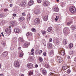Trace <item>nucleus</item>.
Masks as SVG:
<instances>
[{"label":"nucleus","instance_id":"10","mask_svg":"<svg viewBox=\"0 0 76 76\" xmlns=\"http://www.w3.org/2000/svg\"><path fill=\"white\" fill-rule=\"evenodd\" d=\"M20 5H21V6L25 7V6H26V2L25 1H23L21 2L20 4Z\"/></svg>","mask_w":76,"mask_h":76},{"label":"nucleus","instance_id":"57","mask_svg":"<svg viewBox=\"0 0 76 76\" xmlns=\"http://www.w3.org/2000/svg\"><path fill=\"white\" fill-rule=\"evenodd\" d=\"M34 49L32 48V50H31V52H34Z\"/></svg>","mask_w":76,"mask_h":76},{"label":"nucleus","instance_id":"58","mask_svg":"<svg viewBox=\"0 0 76 76\" xmlns=\"http://www.w3.org/2000/svg\"><path fill=\"white\" fill-rule=\"evenodd\" d=\"M12 16H14L15 17V16H16V14H12Z\"/></svg>","mask_w":76,"mask_h":76},{"label":"nucleus","instance_id":"25","mask_svg":"<svg viewBox=\"0 0 76 76\" xmlns=\"http://www.w3.org/2000/svg\"><path fill=\"white\" fill-rule=\"evenodd\" d=\"M26 35L27 36H32V33L29 32H28V33H27V34H26Z\"/></svg>","mask_w":76,"mask_h":76},{"label":"nucleus","instance_id":"3","mask_svg":"<svg viewBox=\"0 0 76 76\" xmlns=\"http://www.w3.org/2000/svg\"><path fill=\"white\" fill-rule=\"evenodd\" d=\"M64 34H66L67 35H68V34H69V29L68 28H66V29H64Z\"/></svg>","mask_w":76,"mask_h":76},{"label":"nucleus","instance_id":"41","mask_svg":"<svg viewBox=\"0 0 76 76\" xmlns=\"http://www.w3.org/2000/svg\"><path fill=\"white\" fill-rule=\"evenodd\" d=\"M4 15L3 14H0V18H2V17H4Z\"/></svg>","mask_w":76,"mask_h":76},{"label":"nucleus","instance_id":"45","mask_svg":"<svg viewBox=\"0 0 76 76\" xmlns=\"http://www.w3.org/2000/svg\"><path fill=\"white\" fill-rule=\"evenodd\" d=\"M43 44L44 45V46H46V42L45 40H44V42H43Z\"/></svg>","mask_w":76,"mask_h":76},{"label":"nucleus","instance_id":"11","mask_svg":"<svg viewBox=\"0 0 76 76\" xmlns=\"http://www.w3.org/2000/svg\"><path fill=\"white\" fill-rule=\"evenodd\" d=\"M27 67L29 69H31L33 67V64L31 63H29L27 64Z\"/></svg>","mask_w":76,"mask_h":76},{"label":"nucleus","instance_id":"38","mask_svg":"<svg viewBox=\"0 0 76 76\" xmlns=\"http://www.w3.org/2000/svg\"><path fill=\"white\" fill-rule=\"evenodd\" d=\"M28 59H29L30 60H33V58L32 56H29Z\"/></svg>","mask_w":76,"mask_h":76},{"label":"nucleus","instance_id":"52","mask_svg":"<svg viewBox=\"0 0 76 76\" xmlns=\"http://www.w3.org/2000/svg\"><path fill=\"white\" fill-rule=\"evenodd\" d=\"M61 6H64V2L61 3Z\"/></svg>","mask_w":76,"mask_h":76},{"label":"nucleus","instance_id":"23","mask_svg":"<svg viewBox=\"0 0 76 76\" xmlns=\"http://www.w3.org/2000/svg\"><path fill=\"white\" fill-rule=\"evenodd\" d=\"M51 47H52V45H51V43H48V47L49 48H51Z\"/></svg>","mask_w":76,"mask_h":76},{"label":"nucleus","instance_id":"54","mask_svg":"<svg viewBox=\"0 0 76 76\" xmlns=\"http://www.w3.org/2000/svg\"><path fill=\"white\" fill-rule=\"evenodd\" d=\"M49 42H52L53 40L52 38H50L49 40Z\"/></svg>","mask_w":76,"mask_h":76},{"label":"nucleus","instance_id":"15","mask_svg":"<svg viewBox=\"0 0 76 76\" xmlns=\"http://www.w3.org/2000/svg\"><path fill=\"white\" fill-rule=\"evenodd\" d=\"M43 4L45 6H47L48 5V2L47 1H44Z\"/></svg>","mask_w":76,"mask_h":76},{"label":"nucleus","instance_id":"9","mask_svg":"<svg viewBox=\"0 0 76 76\" xmlns=\"http://www.w3.org/2000/svg\"><path fill=\"white\" fill-rule=\"evenodd\" d=\"M57 60L59 63H61L63 61L62 58L58 56L57 57Z\"/></svg>","mask_w":76,"mask_h":76},{"label":"nucleus","instance_id":"19","mask_svg":"<svg viewBox=\"0 0 76 76\" xmlns=\"http://www.w3.org/2000/svg\"><path fill=\"white\" fill-rule=\"evenodd\" d=\"M34 4V1L33 0H31L28 3L29 6H32Z\"/></svg>","mask_w":76,"mask_h":76},{"label":"nucleus","instance_id":"26","mask_svg":"<svg viewBox=\"0 0 76 76\" xmlns=\"http://www.w3.org/2000/svg\"><path fill=\"white\" fill-rule=\"evenodd\" d=\"M12 40L14 42H17V38L16 37H14L12 39Z\"/></svg>","mask_w":76,"mask_h":76},{"label":"nucleus","instance_id":"42","mask_svg":"<svg viewBox=\"0 0 76 76\" xmlns=\"http://www.w3.org/2000/svg\"><path fill=\"white\" fill-rule=\"evenodd\" d=\"M70 69H68V70H67V73H68V74L70 73Z\"/></svg>","mask_w":76,"mask_h":76},{"label":"nucleus","instance_id":"50","mask_svg":"<svg viewBox=\"0 0 76 76\" xmlns=\"http://www.w3.org/2000/svg\"><path fill=\"white\" fill-rule=\"evenodd\" d=\"M33 72H30L29 73V75H33Z\"/></svg>","mask_w":76,"mask_h":76},{"label":"nucleus","instance_id":"33","mask_svg":"<svg viewBox=\"0 0 76 76\" xmlns=\"http://www.w3.org/2000/svg\"><path fill=\"white\" fill-rule=\"evenodd\" d=\"M54 10L55 12H58L59 11V9H58V7H56L54 9Z\"/></svg>","mask_w":76,"mask_h":76},{"label":"nucleus","instance_id":"1","mask_svg":"<svg viewBox=\"0 0 76 76\" xmlns=\"http://www.w3.org/2000/svg\"><path fill=\"white\" fill-rule=\"evenodd\" d=\"M69 11L72 13H74L76 12V9L73 6H71L69 8Z\"/></svg>","mask_w":76,"mask_h":76},{"label":"nucleus","instance_id":"37","mask_svg":"<svg viewBox=\"0 0 76 76\" xmlns=\"http://www.w3.org/2000/svg\"><path fill=\"white\" fill-rule=\"evenodd\" d=\"M31 31L33 32H36V30H35V29L34 28H32Z\"/></svg>","mask_w":76,"mask_h":76},{"label":"nucleus","instance_id":"36","mask_svg":"<svg viewBox=\"0 0 76 76\" xmlns=\"http://www.w3.org/2000/svg\"><path fill=\"white\" fill-rule=\"evenodd\" d=\"M58 19H59V17L56 16V18H55V20L57 21L58 20Z\"/></svg>","mask_w":76,"mask_h":76},{"label":"nucleus","instance_id":"43","mask_svg":"<svg viewBox=\"0 0 76 76\" xmlns=\"http://www.w3.org/2000/svg\"><path fill=\"white\" fill-rule=\"evenodd\" d=\"M73 53V51H70L69 52V54L70 55H72Z\"/></svg>","mask_w":76,"mask_h":76},{"label":"nucleus","instance_id":"14","mask_svg":"<svg viewBox=\"0 0 76 76\" xmlns=\"http://www.w3.org/2000/svg\"><path fill=\"white\" fill-rule=\"evenodd\" d=\"M34 13L36 15L40 13V10H35L34 11Z\"/></svg>","mask_w":76,"mask_h":76},{"label":"nucleus","instance_id":"20","mask_svg":"<svg viewBox=\"0 0 76 76\" xmlns=\"http://www.w3.org/2000/svg\"><path fill=\"white\" fill-rule=\"evenodd\" d=\"M23 20H25V17H20L19 19V20L20 22H22Z\"/></svg>","mask_w":76,"mask_h":76},{"label":"nucleus","instance_id":"53","mask_svg":"<svg viewBox=\"0 0 76 76\" xmlns=\"http://www.w3.org/2000/svg\"><path fill=\"white\" fill-rule=\"evenodd\" d=\"M72 23V22H68L67 23V25H70V23Z\"/></svg>","mask_w":76,"mask_h":76},{"label":"nucleus","instance_id":"63","mask_svg":"<svg viewBox=\"0 0 76 76\" xmlns=\"http://www.w3.org/2000/svg\"><path fill=\"white\" fill-rule=\"evenodd\" d=\"M74 61H76V57L74 58Z\"/></svg>","mask_w":76,"mask_h":76},{"label":"nucleus","instance_id":"30","mask_svg":"<svg viewBox=\"0 0 76 76\" xmlns=\"http://www.w3.org/2000/svg\"><path fill=\"white\" fill-rule=\"evenodd\" d=\"M18 40L19 41H20V42H23L24 40H23V38L20 37L18 39Z\"/></svg>","mask_w":76,"mask_h":76},{"label":"nucleus","instance_id":"32","mask_svg":"<svg viewBox=\"0 0 76 76\" xmlns=\"http://www.w3.org/2000/svg\"><path fill=\"white\" fill-rule=\"evenodd\" d=\"M69 47V48H72L73 47V45L72 44V43H70L68 46Z\"/></svg>","mask_w":76,"mask_h":76},{"label":"nucleus","instance_id":"24","mask_svg":"<svg viewBox=\"0 0 76 76\" xmlns=\"http://www.w3.org/2000/svg\"><path fill=\"white\" fill-rule=\"evenodd\" d=\"M38 58L39 61H40V63H42L43 61V59L41 57H39Z\"/></svg>","mask_w":76,"mask_h":76},{"label":"nucleus","instance_id":"17","mask_svg":"<svg viewBox=\"0 0 76 76\" xmlns=\"http://www.w3.org/2000/svg\"><path fill=\"white\" fill-rule=\"evenodd\" d=\"M44 66L46 68H48L49 67V64L47 62H45V63Z\"/></svg>","mask_w":76,"mask_h":76},{"label":"nucleus","instance_id":"62","mask_svg":"<svg viewBox=\"0 0 76 76\" xmlns=\"http://www.w3.org/2000/svg\"><path fill=\"white\" fill-rule=\"evenodd\" d=\"M1 34L2 35V37H4V35L3 34V32L1 33Z\"/></svg>","mask_w":76,"mask_h":76},{"label":"nucleus","instance_id":"56","mask_svg":"<svg viewBox=\"0 0 76 76\" xmlns=\"http://www.w3.org/2000/svg\"><path fill=\"white\" fill-rule=\"evenodd\" d=\"M47 54V53H46V52H45L43 53V55L44 56H45Z\"/></svg>","mask_w":76,"mask_h":76},{"label":"nucleus","instance_id":"61","mask_svg":"<svg viewBox=\"0 0 76 76\" xmlns=\"http://www.w3.org/2000/svg\"><path fill=\"white\" fill-rule=\"evenodd\" d=\"M8 10L7 9H4V11L5 12H6V11H7Z\"/></svg>","mask_w":76,"mask_h":76},{"label":"nucleus","instance_id":"60","mask_svg":"<svg viewBox=\"0 0 76 76\" xmlns=\"http://www.w3.org/2000/svg\"><path fill=\"white\" fill-rule=\"evenodd\" d=\"M35 67H36V68L38 67V64H36L35 65Z\"/></svg>","mask_w":76,"mask_h":76},{"label":"nucleus","instance_id":"35","mask_svg":"<svg viewBox=\"0 0 76 76\" xmlns=\"http://www.w3.org/2000/svg\"><path fill=\"white\" fill-rule=\"evenodd\" d=\"M71 29L74 30L76 29V27L75 26H72L71 27Z\"/></svg>","mask_w":76,"mask_h":76},{"label":"nucleus","instance_id":"21","mask_svg":"<svg viewBox=\"0 0 76 76\" xmlns=\"http://www.w3.org/2000/svg\"><path fill=\"white\" fill-rule=\"evenodd\" d=\"M7 54H8V53H7V52H4L2 53L3 57H6V56L7 55Z\"/></svg>","mask_w":76,"mask_h":76},{"label":"nucleus","instance_id":"4","mask_svg":"<svg viewBox=\"0 0 76 76\" xmlns=\"http://www.w3.org/2000/svg\"><path fill=\"white\" fill-rule=\"evenodd\" d=\"M53 42H54L55 44H58L59 43H60V39H58L56 40H54Z\"/></svg>","mask_w":76,"mask_h":76},{"label":"nucleus","instance_id":"18","mask_svg":"<svg viewBox=\"0 0 76 76\" xmlns=\"http://www.w3.org/2000/svg\"><path fill=\"white\" fill-rule=\"evenodd\" d=\"M67 43V39H64L63 41V44L64 45H66Z\"/></svg>","mask_w":76,"mask_h":76},{"label":"nucleus","instance_id":"34","mask_svg":"<svg viewBox=\"0 0 76 76\" xmlns=\"http://www.w3.org/2000/svg\"><path fill=\"white\" fill-rule=\"evenodd\" d=\"M43 20L45 21H47V20H48V15H46L45 17L44 18Z\"/></svg>","mask_w":76,"mask_h":76},{"label":"nucleus","instance_id":"6","mask_svg":"<svg viewBox=\"0 0 76 76\" xmlns=\"http://www.w3.org/2000/svg\"><path fill=\"white\" fill-rule=\"evenodd\" d=\"M62 69L63 70H65L67 69V66L66 64H64L62 66Z\"/></svg>","mask_w":76,"mask_h":76},{"label":"nucleus","instance_id":"2","mask_svg":"<svg viewBox=\"0 0 76 76\" xmlns=\"http://www.w3.org/2000/svg\"><path fill=\"white\" fill-rule=\"evenodd\" d=\"M14 66L16 67H19L20 66V64H19V62L18 61H15L14 62Z\"/></svg>","mask_w":76,"mask_h":76},{"label":"nucleus","instance_id":"49","mask_svg":"<svg viewBox=\"0 0 76 76\" xmlns=\"http://www.w3.org/2000/svg\"><path fill=\"white\" fill-rule=\"evenodd\" d=\"M42 52V51L41 50H39L38 52L39 54H41Z\"/></svg>","mask_w":76,"mask_h":76},{"label":"nucleus","instance_id":"12","mask_svg":"<svg viewBox=\"0 0 76 76\" xmlns=\"http://www.w3.org/2000/svg\"><path fill=\"white\" fill-rule=\"evenodd\" d=\"M40 22L39 19L38 18H36L34 20V22L35 23H36V24H38Z\"/></svg>","mask_w":76,"mask_h":76},{"label":"nucleus","instance_id":"47","mask_svg":"<svg viewBox=\"0 0 76 76\" xmlns=\"http://www.w3.org/2000/svg\"><path fill=\"white\" fill-rule=\"evenodd\" d=\"M37 1L38 3H41V2L42 1L41 0H37Z\"/></svg>","mask_w":76,"mask_h":76},{"label":"nucleus","instance_id":"55","mask_svg":"<svg viewBox=\"0 0 76 76\" xmlns=\"http://www.w3.org/2000/svg\"><path fill=\"white\" fill-rule=\"evenodd\" d=\"M22 16H25V15H26V14H25V13L23 12L22 13Z\"/></svg>","mask_w":76,"mask_h":76},{"label":"nucleus","instance_id":"29","mask_svg":"<svg viewBox=\"0 0 76 76\" xmlns=\"http://www.w3.org/2000/svg\"><path fill=\"white\" fill-rule=\"evenodd\" d=\"M9 24L11 26H12V25H13V26H14L15 25V23H14V22L12 21H10L9 22Z\"/></svg>","mask_w":76,"mask_h":76},{"label":"nucleus","instance_id":"27","mask_svg":"<svg viewBox=\"0 0 76 76\" xmlns=\"http://www.w3.org/2000/svg\"><path fill=\"white\" fill-rule=\"evenodd\" d=\"M52 29H53V28H52V27H50L48 29L47 31L48 32H51V31H52Z\"/></svg>","mask_w":76,"mask_h":76},{"label":"nucleus","instance_id":"48","mask_svg":"<svg viewBox=\"0 0 76 76\" xmlns=\"http://www.w3.org/2000/svg\"><path fill=\"white\" fill-rule=\"evenodd\" d=\"M46 34V31H44L42 32V34L44 35V34Z\"/></svg>","mask_w":76,"mask_h":76},{"label":"nucleus","instance_id":"28","mask_svg":"<svg viewBox=\"0 0 76 76\" xmlns=\"http://www.w3.org/2000/svg\"><path fill=\"white\" fill-rule=\"evenodd\" d=\"M42 72L44 75H45L47 74V71L45 69H43L42 70Z\"/></svg>","mask_w":76,"mask_h":76},{"label":"nucleus","instance_id":"51","mask_svg":"<svg viewBox=\"0 0 76 76\" xmlns=\"http://www.w3.org/2000/svg\"><path fill=\"white\" fill-rule=\"evenodd\" d=\"M34 52H30V54L31 55V56H33Z\"/></svg>","mask_w":76,"mask_h":76},{"label":"nucleus","instance_id":"16","mask_svg":"<svg viewBox=\"0 0 76 76\" xmlns=\"http://www.w3.org/2000/svg\"><path fill=\"white\" fill-rule=\"evenodd\" d=\"M50 57H52V56H53V55H54V51H53V50H51L50 51Z\"/></svg>","mask_w":76,"mask_h":76},{"label":"nucleus","instance_id":"59","mask_svg":"<svg viewBox=\"0 0 76 76\" xmlns=\"http://www.w3.org/2000/svg\"><path fill=\"white\" fill-rule=\"evenodd\" d=\"M67 58L68 59H70V56H67Z\"/></svg>","mask_w":76,"mask_h":76},{"label":"nucleus","instance_id":"31","mask_svg":"<svg viewBox=\"0 0 76 76\" xmlns=\"http://www.w3.org/2000/svg\"><path fill=\"white\" fill-rule=\"evenodd\" d=\"M23 53H20L19 54V56L20 57H23Z\"/></svg>","mask_w":76,"mask_h":76},{"label":"nucleus","instance_id":"64","mask_svg":"<svg viewBox=\"0 0 76 76\" xmlns=\"http://www.w3.org/2000/svg\"><path fill=\"white\" fill-rule=\"evenodd\" d=\"M21 76H25L24 75H23V74H21Z\"/></svg>","mask_w":76,"mask_h":76},{"label":"nucleus","instance_id":"7","mask_svg":"<svg viewBox=\"0 0 76 76\" xmlns=\"http://www.w3.org/2000/svg\"><path fill=\"white\" fill-rule=\"evenodd\" d=\"M28 45H29V43L28 42H25L23 45V48H27L28 47Z\"/></svg>","mask_w":76,"mask_h":76},{"label":"nucleus","instance_id":"40","mask_svg":"<svg viewBox=\"0 0 76 76\" xmlns=\"http://www.w3.org/2000/svg\"><path fill=\"white\" fill-rule=\"evenodd\" d=\"M1 24H4L5 23V22L4 20H2L0 22Z\"/></svg>","mask_w":76,"mask_h":76},{"label":"nucleus","instance_id":"22","mask_svg":"<svg viewBox=\"0 0 76 76\" xmlns=\"http://www.w3.org/2000/svg\"><path fill=\"white\" fill-rule=\"evenodd\" d=\"M31 18V15H30V14H28L27 15L28 21H29V20H30V19Z\"/></svg>","mask_w":76,"mask_h":76},{"label":"nucleus","instance_id":"5","mask_svg":"<svg viewBox=\"0 0 76 76\" xmlns=\"http://www.w3.org/2000/svg\"><path fill=\"white\" fill-rule=\"evenodd\" d=\"M59 53L61 54L62 56H64L65 55V51L64 50H60L59 51Z\"/></svg>","mask_w":76,"mask_h":76},{"label":"nucleus","instance_id":"8","mask_svg":"<svg viewBox=\"0 0 76 76\" xmlns=\"http://www.w3.org/2000/svg\"><path fill=\"white\" fill-rule=\"evenodd\" d=\"M5 32L7 34H10L11 32V28H8L5 29Z\"/></svg>","mask_w":76,"mask_h":76},{"label":"nucleus","instance_id":"13","mask_svg":"<svg viewBox=\"0 0 76 76\" xmlns=\"http://www.w3.org/2000/svg\"><path fill=\"white\" fill-rule=\"evenodd\" d=\"M14 31L15 32L18 34V33H19L20 32V29L19 28H16L14 29Z\"/></svg>","mask_w":76,"mask_h":76},{"label":"nucleus","instance_id":"46","mask_svg":"<svg viewBox=\"0 0 76 76\" xmlns=\"http://www.w3.org/2000/svg\"><path fill=\"white\" fill-rule=\"evenodd\" d=\"M54 75V73H53L52 72H50L49 74V76H51L52 75Z\"/></svg>","mask_w":76,"mask_h":76},{"label":"nucleus","instance_id":"44","mask_svg":"<svg viewBox=\"0 0 76 76\" xmlns=\"http://www.w3.org/2000/svg\"><path fill=\"white\" fill-rule=\"evenodd\" d=\"M22 26L23 28H26V26L25 24H23Z\"/></svg>","mask_w":76,"mask_h":76},{"label":"nucleus","instance_id":"39","mask_svg":"<svg viewBox=\"0 0 76 76\" xmlns=\"http://www.w3.org/2000/svg\"><path fill=\"white\" fill-rule=\"evenodd\" d=\"M54 20H55V19L54 18H52L51 19V21L52 22H54Z\"/></svg>","mask_w":76,"mask_h":76}]
</instances>
